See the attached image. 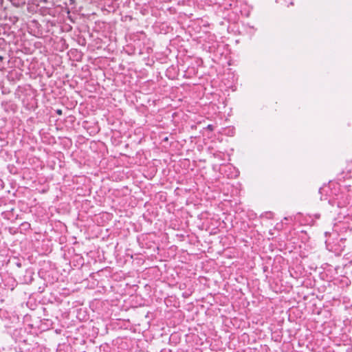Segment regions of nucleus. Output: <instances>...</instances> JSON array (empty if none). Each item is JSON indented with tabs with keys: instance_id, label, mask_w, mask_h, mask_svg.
<instances>
[{
	"instance_id": "obj_1",
	"label": "nucleus",
	"mask_w": 352,
	"mask_h": 352,
	"mask_svg": "<svg viewBox=\"0 0 352 352\" xmlns=\"http://www.w3.org/2000/svg\"><path fill=\"white\" fill-rule=\"evenodd\" d=\"M208 127L210 129H211V130L212 129V125H208Z\"/></svg>"
},
{
	"instance_id": "obj_2",
	"label": "nucleus",
	"mask_w": 352,
	"mask_h": 352,
	"mask_svg": "<svg viewBox=\"0 0 352 352\" xmlns=\"http://www.w3.org/2000/svg\"><path fill=\"white\" fill-rule=\"evenodd\" d=\"M57 113H58V114H60V113H61V111H60V110H58V111H57Z\"/></svg>"
}]
</instances>
